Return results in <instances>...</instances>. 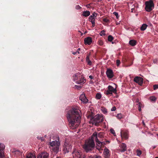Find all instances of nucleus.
<instances>
[{
	"mask_svg": "<svg viewBox=\"0 0 158 158\" xmlns=\"http://www.w3.org/2000/svg\"><path fill=\"white\" fill-rule=\"evenodd\" d=\"M81 111L78 107H73L69 110L66 114L69 125L72 129L77 127L81 123Z\"/></svg>",
	"mask_w": 158,
	"mask_h": 158,
	"instance_id": "f257e3e1",
	"label": "nucleus"
},
{
	"mask_svg": "<svg viewBox=\"0 0 158 158\" xmlns=\"http://www.w3.org/2000/svg\"><path fill=\"white\" fill-rule=\"evenodd\" d=\"M95 140L96 143V147L97 149L100 151L102 150V148H103L105 144L104 142H101L97 138V134L96 133H94L92 135L91 138L89 139L86 140L85 142V144L83 146V148L87 152L91 150L95 146V143L94 140Z\"/></svg>",
	"mask_w": 158,
	"mask_h": 158,
	"instance_id": "f03ea898",
	"label": "nucleus"
},
{
	"mask_svg": "<svg viewBox=\"0 0 158 158\" xmlns=\"http://www.w3.org/2000/svg\"><path fill=\"white\" fill-rule=\"evenodd\" d=\"M56 138L58 140L53 141L49 143V148L52 152L56 154L58 152L59 146L60 145V143L59 141V137L57 136Z\"/></svg>",
	"mask_w": 158,
	"mask_h": 158,
	"instance_id": "7ed1b4c3",
	"label": "nucleus"
},
{
	"mask_svg": "<svg viewBox=\"0 0 158 158\" xmlns=\"http://www.w3.org/2000/svg\"><path fill=\"white\" fill-rule=\"evenodd\" d=\"M88 118H90L89 123H91L93 125L98 126V124L103 120V117L102 115L97 114L94 117L91 118L90 116L88 117Z\"/></svg>",
	"mask_w": 158,
	"mask_h": 158,
	"instance_id": "20e7f679",
	"label": "nucleus"
},
{
	"mask_svg": "<svg viewBox=\"0 0 158 158\" xmlns=\"http://www.w3.org/2000/svg\"><path fill=\"white\" fill-rule=\"evenodd\" d=\"M73 81L77 84L82 85L86 82L85 79L80 73L74 74L73 77Z\"/></svg>",
	"mask_w": 158,
	"mask_h": 158,
	"instance_id": "39448f33",
	"label": "nucleus"
},
{
	"mask_svg": "<svg viewBox=\"0 0 158 158\" xmlns=\"http://www.w3.org/2000/svg\"><path fill=\"white\" fill-rule=\"evenodd\" d=\"M145 10L148 12L151 11L154 8V4L152 0H150L145 2Z\"/></svg>",
	"mask_w": 158,
	"mask_h": 158,
	"instance_id": "423d86ee",
	"label": "nucleus"
},
{
	"mask_svg": "<svg viewBox=\"0 0 158 158\" xmlns=\"http://www.w3.org/2000/svg\"><path fill=\"white\" fill-rule=\"evenodd\" d=\"M117 92L116 88H113L111 85H109L108 89L104 92V93L106 95L112 94L113 93L116 94Z\"/></svg>",
	"mask_w": 158,
	"mask_h": 158,
	"instance_id": "0eeeda50",
	"label": "nucleus"
},
{
	"mask_svg": "<svg viewBox=\"0 0 158 158\" xmlns=\"http://www.w3.org/2000/svg\"><path fill=\"white\" fill-rule=\"evenodd\" d=\"M72 155L73 158H83L84 156L85 157V155H82V154L81 152L75 149H73Z\"/></svg>",
	"mask_w": 158,
	"mask_h": 158,
	"instance_id": "6e6552de",
	"label": "nucleus"
},
{
	"mask_svg": "<svg viewBox=\"0 0 158 158\" xmlns=\"http://www.w3.org/2000/svg\"><path fill=\"white\" fill-rule=\"evenodd\" d=\"M5 147L3 144L0 143V158H6L4 154Z\"/></svg>",
	"mask_w": 158,
	"mask_h": 158,
	"instance_id": "1a4fd4ad",
	"label": "nucleus"
},
{
	"mask_svg": "<svg viewBox=\"0 0 158 158\" xmlns=\"http://www.w3.org/2000/svg\"><path fill=\"white\" fill-rule=\"evenodd\" d=\"M72 148L71 145L65 142L64 145L63 150L65 153H68Z\"/></svg>",
	"mask_w": 158,
	"mask_h": 158,
	"instance_id": "9d476101",
	"label": "nucleus"
},
{
	"mask_svg": "<svg viewBox=\"0 0 158 158\" xmlns=\"http://www.w3.org/2000/svg\"><path fill=\"white\" fill-rule=\"evenodd\" d=\"M96 17V14L95 12H94L92 15L89 17V20L91 22L92 24V26L94 27L95 26V17Z\"/></svg>",
	"mask_w": 158,
	"mask_h": 158,
	"instance_id": "9b49d317",
	"label": "nucleus"
},
{
	"mask_svg": "<svg viewBox=\"0 0 158 158\" xmlns=\"http://www.w3.org/2000/svg\"><path fill=\"white\" fill-rule=\"evenodd\" d=\"M134 81L139 85H141L143 83V79L139 77H136L134 78Z\"/></svg>",
	"mask_w": 158,
	"mask_h": 158,
	"instance_id": "f8f14e48",
	"label": "nucleus"
},
{
	"mask_svg": "<svg viewBox=\"0 0 158 158\" xmlns=\"http://www.w3.org/2000/svg\"><path fill=\"white\" fill-rule=\"evenodd\" d=\"M80 99L82 102L85 104L88 102V99H87L84 94L82 93L80 97Z\"/></svg>",
	"mask_w": 158,
	"mask_h": 158,
	"instance_id": "ddd939ff",
	"label": "nucleus"
},
{
	"mask_svg": "<svg viewBox=\"0 0 158 158\" xmlns=\"http://www.w3.org/2000/svg\"><path fill=\"white\" fill-rule=\"evenodd\" d=\"M106 73L107 77L109 78H111L113 77V71L110 69H107Z\"/></svg>",
	"mask_w": 158,
	"mask_h": 158,
	"instance_id": "4468645a",
	"label": "nucleus"
},
{
	"mask_svg": "<svg viewBox=\"0 0 158 158\" xmlns=\"http://www.w3.org/2000/svg\"><path fill=\"white\" fill-rule=\"evenodd\" d=\"M92 42V39L91 37H88L84 39V43L85 45H90Z\"/></svg>",
	"mask_w": 158,
	"mask_h": 158,
	"instance_id": "2eb2a0df",
	"label": "nucleus"
},
{
	"mask_svg": "<svg viewBox=\"0 0 158 158\" xmlns=\"http://www.w3.org/2000/svg\"><path fill=\"white\" fill-rule=\"evenodd\" d=\"M49 154L46 152H43L40 154L38 156L37 158H48Z\"/></svg>",
	"mask_w": 158,
	"mask_h": 158,
	"instance_id": "dca6fc26",
	"label": "nucleus"
},
{
	"mask_svg": "<svg viewBox=\"0 0 158 158\" xmlns=\"http://www.w3.org/2000/svg\"><path fill=\"white\" fill-rule=\"evenodd\" d=\"M120 135L122 138L126 139H128L129 137L128 133L127 131H124L123 133L121 132Z\"/></svg>",
	"mask_w": 158,
	"mask_h": 158,
	"instance_id": "f3484780",
	"label": "nucleus"
},
{
	"mask_svg": "<svg viewBox=\"0 0 158 158\" xmlns=\"http://www.w3.org/2000/svg\"><path fill=\"white\" fill-rule=\"evenodd\" d=\"M119 150L121 152H124L127 150L126 145L124 143H122L119 146Z\"/></svg>",
	"mask_w": 158,
	"mask_h": 158,
	"instance_id": "a211bd4d",
	"label": "nucleus"
},
{
	"mask_svg": "<svg viewBox=\"0 0 158 158\" xmlns=\"http://www.w3.org/2000/svg\"><path fill=\"white\" fill-rule=\"evenodd\" d=\"M105 158H109L110 154L109 150L108 149H105L104 151Z\"/></svg>",
	"mask_w": 158,
	"mask_h": 158,
	"instance_id": "6ab92c4d",
	"label": "nucleus"
},
{
	"mask_svg": "<svg viewBox=\"0 0 158 158\" xmlns=\"http://www.w3.org/2000/svg\"><path fill=\"white\" fill-rule=\"evenodd\" d=\"M25 158H35V157L34 154L29 153H27Z\"/></svg>",
	"mask_w": 158,
	"mask_h": 158,
	"instance_id": "aec40b11",
	"label": "nucleus"
},
{
	"mask_svg": "<svg viewBox=\"0 0 158 158\" xmlns=\"http://www.w3.org/2000/svg\"><path fill=\"white\" fill-rule=\"evenodd\" d=\"M94 133H96L97 138L98 139V138L100 139V140H101L104 137L103 134L102 133L99 132L98 133V134L96 132H94Z\"/></svg>",
	"mask_w": 158,
	"mask_h": 158,
	"instance_id": "412c9836",
	"label": "nucleus"
},
{
	"mask_svg": "<svg viewBox=\"0 0 158 158\" xmlns=\"http://www.w3.org/2000/svg\"><path fill=\"white\" fill-rule=\"evenodd\" d=\"M136 41L134 40H131L129 41V44L132 46H135L136 44Z\"/></svg>",
	"mask_w": 158,
	"mask_h": 158,
	"instance_id": "4be33fe9",
	"label": "nucleus"
},
{
	"mask_svg": "<svg viewBox=\"0 0 158 158\" xmlns=\"http://www.w3.org/2000/svg\"><path fill=\"white\" fill-rule=\"evenodd\" d=\"M82 15L85 17H87L90 15V12L89 11H84L83 12Z\"/></svg>",
	"mask_w": 158,
	"mask_h": 158,
	"instance_id": "5701e85b",
	"label": "nucleus"
},
{
	"mask_svg": "<svg viewBox=\"0 0 158 158\" xmlns=\"http://www.w3.org/2000/svg\"><path fill=\"white\" fill-rule=\"evenodd\" d=\"M148 27V25L146 24H143L140 27V29L141 31H144Z\"/></svg>",
	"mask_w": 158,
	"mask_h": 158,
	"instance_id": "b1692460",
	"label": "nucleus"
},
{
	"mask_svg": "<svg viewBox=\"0 0 158 158\" xmlns=\"http://www.w3.org/2000/svg\"><path fill=\"white\" fill-rule=\"evenodd\" d=\"M101 110L104 114H106L107 113V111L106 109L104 107H101Z\"/></svg>",
	"mask_w": 158,
	"mask_h": 158,
	"instance_id": "393cba45",
	"label": "nucleus"
},
{
	"mask_svg": "<svg viewBox=\"0 0 158 158\" xmlns=\"http://www.w3.org/2000/svg\"><path fill=\"white\" fill-rule=\"evenodd\" d=\"M149 99L152 102H155L156 101L157 98L155 96H151L150 97Z\"/></svg>",
	"mask_w": 158,
	"mask_h": 158,
	"instance_id": "a878e982",
	"label": "nucleus"
},
{
	"mask_svg": "<svg viewBox=\"0 0 158 158\" xmlns=\"http://www.w3.org/2000/svg\"><path fill=\"white\" fill-rule=\"evenodd\" d=\"M102 97L101 94L99 93H97L96 95L95 98L97 99H100Z\"/></svg>",
	"mask_w": 158,
	"mask_h": 158,
	"instance_id": "bb28decb",
	"label": "nucleus"
},
{
	"mask_svg": "<svg viewBox=\"0 0 158 158\" xmlns=\"http://www.w3.org/2000/svg\"><path fill=\"white\" fill-rule=\"evenodd\" d=\"M137 155L139 156L142 154V151L141 150L137 149L136 151Z\"/></svg>",
	"mask_w": 158,
	"mask_h": 158,
	"instance_id": "cd10ccee",
	"label": "nucleus"
},
{
	"mask_svg": "<svg viewBox=\"0 0 158 158\" xmlns=\"http://www.w3.org/2000/svg\"><path fill=\"white\" fill-rule=\"evenodd\" d=\"M108 40L109 41L111 42L113 40V37L111 35H109L108 37Z\"/></svg>",
	"mask_w": 158,
	"mask_h": 158,
	"instance_id": "c85d7f7f",
	"label": "nucleus"
},
{
	"mask_svg": "<svg viewBox=\"0 0 158 158\" xmlns=\"http://www.w3.org/2000/svg\"><path fill=\"white\" fill-rule=\"evenodd\" d=\"M116 117L118 119H121L123 118V115L121 114H118Z\"/></svg>",
	"mask_w": 158,
	"mask_h": 158,
	"instance_id": "c756f323",
	"label": "nucleus"
},
{
	"mask_svg": "<svg viewBox=\"0 0 158 158\" xmlns=\"http://www.w3.org/2000/svg\"><path fill=\"white\" fill-rule=\"evenodd\" d=\"M137 105L138 106V108H141V107H143V105L142 104L141 102H139L138 104H137Z\"/></svg>",
	"mask_w": 158,
	"mask_h": 158,
	"instance_id": "7c9ffc66",
	"label": "nucleus"
},
{
	"mask_svg": "<svg viewBox=\"0 0 158 158\" xmlns=\"http://www.w3.org/2000/svg\"><path fill=\"white\" fill-rule=\"evenodd\" d=\"M98 44L100 46L102 45L103 44L102 40H99L98 41Z\"/></svg>",
	"mask_w": 158,
	"mask_h": 158,
	"instance_id": "2f4dec72",
	"label": "nucleus"
},
{
	"mask_svg": "<svg viewBox=\"0 0 158 158\" xmlns=\"http://www.w3.org/2000/svg\"><path fill=\"white\" fill-rule=\"evenodd\" d=\"M105 31L104 30L102 31L100 33L101 36L105 35Z\"/></svg>",
	"mask_w": 158,
	"mask_h": 158,
	"instance_id": "473e14b6",
	"label": "nucleus"
},
{
	"mask_svg": "<svg viewBox=\"0 0 158 158\" xmlns=\"http://www.w3.org/2000/svg\"><path fill=\"white\" fill-rule=\"evenodd\" d=\"M110 132L114 136H115V133L114 130L112 129H110Z\"/></svg>",
	"mask_w": 158,
	"mask_h": 158,
	"instance_id": "72a5a7b5",
	"label": "nucleus"
},
{
	"mask_svg": "<svg viewBox=\"0 0 158 158\" xmlns=\"http://www.w3.org/2000/svg\"><path fill=\"white\" fill-rule=\"evenodd\" d=\"M113 14L116 17L117 19H118L119 17V16L118 15V14L117 12H114L113 13Z\"/></svg>",
	"mask_w": 158,
	"mask_h": 158,
	"instance_id": "f704fd0d",
	"label": "nucleus"
},
{
	"mask_svg": "<svg viewBox=\"0 0 158 158\" xmlns=\"http://www.w3.org/2000/svg\"><path fill=\"white\" fill-rule=\"evenodd\" d=\"M90 158H101V156L98 155H95L93 157H90Z\"/></svg>",
	"mask_w": 158,
	"mask_h": 158,
	"instance_id": "c9c22d12",
	"label": "nucleus"
},
{
	"mask_svg": "<svg viewBox=\"0 0 158 158\" xmlns=\"http://www.w3.org/2000/svg\"><path fill=\"white\" fill-rule=\"evenodd\" d=\"M153 87L154 90H156L158 89V84L154 85Z\"/></svg>",
	"mask_w": 158,
	"mask_h": 158,
	"instance_id": "e433bc0d",
	"label": "nucleus"
},
{
	"mask_svg": "<svg viewBox=\"0 0 158 158\" xmlns=\"http://www.w3.org/2000/svg\"><path fill=\"white\" fill-rule=\"evenodd\" d=\"M120 63V60H116V64L117 66H118L119 65Z\"/></svg>",
	"mask_w": 158,
	"mask_h": 158,
	"instance_id": "4c0bfd02",
	"label": "nucleus"
},
{
	"mask_svg": "<svg viewBox=\"0 0 158 158\" xmlns=\"http://www.w3.org/2000/svg\"><path fill=\"white\" fill-rule=\"evenodd\" d=\"M86 61L87 62V64L89 65H91L92 63H91V61L90 60H87Z\"/></svg>",
	"mask_w": 158,
	"mask_h": 158,
	"instance_id": "58836bf2",
	"label": "nucleus"
},
{
	"mask_svg": "<svg viewBox=\"0 0 158 158\" xmlns=\"http://www.w3.org/2000/svg\"><path fill=\"white\" fill-rule=\"evenodd\" d=\"M116 110V108L115 106H114L112 107L111 109V110L112 111H114Z\"/></svg>",
	"mask_w": 158,
	"mask_h": 158,
	"instance_id": "ea45409f",
	"label": "nucleus"
},
{
	"mask_svg": "<svg viewBox=\"0 0 158 158\" xmlns=\"http://www.w3.org/2000/svg\"><path fill=\"white\" fill-rule=\"evenodd\" d=\"M75 87L76 89H80L81 88V86H79V85H75Z\"/></svg>",
	"mask_w": 158,
	"mask_h": 158,
	"instance_id": "a19ab883",
	"label": "nucleus"
},
{
	"mask_svg": "<svg viewBox=\"0 0 158 158\" xmlns=\"http://www.w3.org/2000/svg\"><path fill=\"white\" fill-rule=\"evenodd\" d=\"M76 8L77 9H79L81 8V7L79 5H77L76 6Z\"/></svg>",
	"mask_w": 158,
	"mask_h": 158,
	"instance_id": "79ce46f5",
	"label": "nucleus"
},
{
	"mask_svg": "<svg viewBox=\"0 0 158 158\" xmlns=\"http://www.w3.org/2000/svg\"><path fill=\"white\" fill-rule=\"evenodd\" d=\"M86 61L89 60V56H87V57H86Z\"/></svg>",
	"mask_w": 158,
	"mask_h": 158,
	"instance_id": "37998d69",
	"label": "nucleus"
},
{
	"mask_svg": "<svg viewBox=\"0 0 158 158\" xmlns=\"http://www.w3.org/2000/svg\"><path fill=\"white\" fill-rule=\"evenodd\" d=\"M103 20L104 22H107L108 21V20L106 19H104Z\"/></svg>",
	"mask_w": 158,
	"mask_h": 158,
	"instance_id": "c03bdc74",
	"label": "nucleus"
},
{
	"mask_svg": "<svg viewBox=\"0 0 158 158\" xmlns=\"http://www.w3.org/2000/svg\"><path fill=\"white\" fill-rule=\"evenodd\" d=\"M80 48H78L77 49V52L78 53V54H79L80 53V52H79V51H80Z\"/></svg>",
	"mask_w": 158,
	"mask_h": 158,
	"instance_id": "a18cd8bd",
	"label": "nucleus"
},
{
	"mask_svg": "<svg viewBox=\"0 0 158 158\" xmlns=\"http://www.w3.org/2000/svg\"><path fill=\"white\" fill-rule=\"evenodd\" d=\"M89 78L91 79H93L94 77H93L92 75H90L89 76Z\"/></svg>",
	"mask_w": 158,
	"mask_h": 158,
	"instance_id": "49530a36",
	"label": "nucleus"
},
{
	"mask_svg": "<svg viewBox=\"0 0 158 158\" xmlns=\"http://www.w3.org/2000/svg\"><path fill=\"white\" fill-rule=\"evenodd\" d=\"M72 54H73V55H76V54H77V52L76 51V52H72Z\"/></svg>",
	"mask_w": 158,
	"mask_h": 158,
	"instance_id": "de8ad7c7",
	"label": "nucleus"
},
{
	"mask_svg": "<svg viewBox=\"0 0 158 158\" xmlns=\"http://www.w3.org/2000/svg\"><path fill=\"white\" fill-rule=\"evenodd\" d=\"M138 110L139 111H141V108H138Z\"/></svg>",
	"mask_w": 158,
	"mask_h": 158,
	"instance_id": "09e8293b",
	"label": "nucleus"
},
{
	"mask_svg": "<svg viewBox=\"0 0 158 158\" xmlns=\"http://www.w3.org/2000/svg\"><path fill=\"white\" fill-rule=\"evenodd\" d=\"M142 123H143V125L144 126H145V124L144 122L143 121H142Z\"/></svg>",
	"mask_w": 158,
	"mask_h": 158,
	"instance_id": "8fccbe9b",
	"label": "nucleus"
},
{
	"mask_svg": "<svg viewBox=\"0 0 158 158\" xmlns=\"http://www.w3.org/2000/svg\"><path fill=\"white\" fill-rule=\"evenodd\" d=\"M56 158H61L59 156L56 157Z\"/></svg>",
	"mask_w": 158,
	"mask_h": 158,
	"instance_id": "3c124183",
	"label": "nucleus"
},
{
	"mask_svg": "<svg viewBox=\"0 0 158 158\" xmlns=\"http://www.w3.org/2000/svg\"><path fill=\"white\" fill-rule=\"evenodd\" d=\"M89 4L87 5H86V6H87V7H88V6H89Z\"/></svg>",
	"mask_w": 158,
	"mask_h": 158,
	"instance_id": "603ef678",
	"label": "nucleus"
},
{
	"mask_svg": "<svg viewBox=\"0 0 158 158\" xmlns=\"http://www.w3.org/2000/svg\"><path fill=\"white\" fill-rule=\"evenodd\" d=\"M133 11V9H131V12H132Z\"/></svg>",
	"mask_w": 158,
	"mask_h": 158,
	"instance_id": "864d4df0",
	"label": "nucleus"
},
{
	"mask_svg": "<svg viewBox=\"0 0 158 158\" xmlns=\"http://www.w3.org/2000/svg\"><path fill=\"white\" fill-rule=\"evenodd\" d=\"M83 158H85V156H83Z\"/></svg>",
	"mask_w": 158,
	"mask_h": 158,
	"instance_id": "5fc2aeb1",
	"label": "nucleus"
},
{
	"mask_svg": "<svg viewBox=\"0 0 158 158\" xmlns=\"http://www.w3.org/2000/svg\"><path fill=\"white\" fill-rule=\"evenodd\" d=\"M155 158H158V157H156Z\"/></svg>",
	"mask_w": 158,
	"mask_h": 158,
	"instance_id": "6e6d98bb",
	"label": "nucleus"
},
{
	"mask_svg": "<svg viewBox=\"0 0 158 158\" xmlns=\"http://www.w3.org/2000/svg\"><path fill=\"white\" fill-rule=\"evenodd\" d=\"M41 140L42 141H43V139H41Z\"/></svg>",
	"mask_w": 158,
	"mask_h": 158,
	"instance_id": "4d7b16f0",
	"label": "nucleus"
},
{
	"mask_svg": "<svg viewBox=\"0 0 158 158\" xmlns=\"http://www.w3.org/2000/svg\"><path fill=\"white\" fill-rule=\"evenodd\" d=\"M113 43H113V42H112V44H113Z\"/></svg>",
	"mask_w": 158,
	"mask_h": 158,
	"instance_id": "13d9d810",
	"label": "nucleus"
},
{
	"mask_svg": "<svg viewBox=\"0 0 158 158\" xmlns=\"http://www.w3.org/2000/svg\"><path fill=\"white\" fill-rule=\"evenodd\" d=\"M155 148V147H153V148Z\"/></svg>",
	"mask_w": 158,
	"mask_h": 158,
	"instance_id": "bf43d9fd",
	"label": "nucleus"
}]
</instances>
